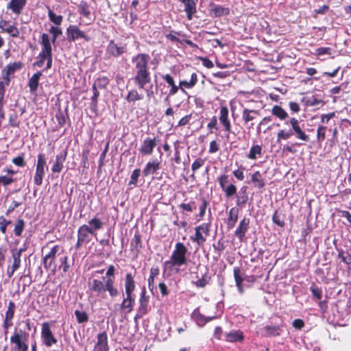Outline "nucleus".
Instances as JSON below:
<instances>
[{
	"mask_svg": "<svg viewBox=\"0 0 351 351\" xmlns=\"http://www.w3.org/2000/svg\"><path fill=\"white\" fill-rule=\"evenodd\" d=\"M149 299L150 297L147 294L145 287H143L138 299V306L136 310V314L134 317L135 322H137L138 319L143 317L151 311L152 307L149 305Z\"/></svg>",
	"mask_w": 351,
	"mask_h": 351,
	"instance_id": "20e7f679",
	"label": "nucleus"
},
{
	"mask_svg": "<svg viewBox=\"0 0 351 351\" xmlns=\"http://www.w3.org/2000/svg\"><path fill=\"white\" fill-rule=\"evenodd\" d=\"M10 79L3 76V81L0 82V98H3L5 94V88L10 84Z\"/></svg>",
	"mask_w": 351,
	"mask_h": 351,
	"instance_id": "864d4df0",
	"label": "nucleus"
},
{
	"mask_svg": "<svg viewBox=\"0 0 351 351\" xmlns=\"http://www.w3.org/2000/svg\"><path fill=\"white\" fill-rule=\"evenodd\" d=\"M14 182L12 177L1 176H0V183L4 186L11 184Z\"/></svg>",
	"mask_w": 351,
	"mask_h": 351,
	"instance_id": "338daca9",
	"label": "nucleus"
},
{
	"mask_svg": "<svg viewBox=\"0 0 351 351\" xmlns=\"http://www.w3.org/2000/svg\"><path fill=\"white\" fill-rule=\"evenodd\" d=\"M250 224V219L244 217L239 223V226L237 228L234 234L236 237L239 239L240 240H242L245 236V234L248 230Z\"/></svg>",
	"mask_w": 351,
	"mask_h": 351,
	"instance_id": "412c9836",
	"label": "nucleus"
},
{
	"mask_svg": "<svg viewBox=\"0 0 351 351\" xmlns=\"http://www.w3.org/2000/svg\"><path fill=\"white\" fill-rule=\"evenodd\" d=\"M49 32L52 34L51 42L53 43H55L57 38L62 34V29L60 27L55 26H51L49 28Z\"/></svg>",
	"mask_w": 351,
	"mask_h": 351,
	"instance_id": "09e8293b",
	"label": "nucleus"
},
{
	"mask_svg": "<svg viewBox=\"0 0 351 351\" xmlns=\"http://www.w3.org/2000/svg\"><path fill=\"white\" fill-rule=\"evenodd\" d=\"M199 219H198V221L201 220L203 219V217H204L205 215V213H206V210L209 204L208 202L204 198V197H200L199 199Z\"/></svg>",
	"mask_w": 351,
	"mask_h": 351,
	"instance_id": "a19ab883",
	"label": "nucleus"
},
{
	"mask_svg": "<svg viewBox=\"0 0 351 351\" xmlns=\"http://www.w3.org/2000/svg\"><path fill=\"white\" fill-rule=\"evenodd\" d=\"M326 130V127H325V126L319 125L317 128V139L318 142L321 143V142H322L325 139V137H326V134H325Z\"/></svg>",
	"mask_w": 351,
	"mask_h": 351,
	"instance_id": "13d9d810",
	"label": "nucleus"
},
{
	"mask_svg": "<svg viewBox=\"0 0 351 351\" xmlns=\"http://www.w3.org/2000/svg\"><path fill=\"white\" fill-rule=\"evenodd\" d=\"M75 315L77 319V322L79 324H83L87 322L88 321V315L84 311H80L79 310L75 311Z\"/></svg>",
	"mask_w": 351,
	"mask_h": 351,
	"instance_id": "37998d69",
	"label": "nucleus"
},
{
	"mask_svg": "<svg viewBox=\"0 0 351 351\" xmlns=\"http://www.w3.org/2000/svg\"><path fill=\"white\" fill-rule=\"evenodd\" d=\"M40 72H37L34 74L33 76L29 80V86L31 92H35L37 90L38 86V81L41 76Z\"/></svg>",
	"mask_w": 351,
	"mask_h": 351,
	"instance_id": "4c0bfd02",
	"label": "nucleus"
},
{
	"mask_svg": "<svg viewBox=\"0 0 351 351\" xmlns=\"http://www.w3.org/2000/svg\"><path fill=\"white\" fill-rule=\"evenodd\" d=\"M12 161L15 165L21 167H23L26 165L23 156H18L14 158Z\"/></svg>",
	"mask_w": 351,
	"mask_h": 351,
	"instance_id": "69168bd1",
	"label": "nucleus"
},
{
	"mask_svg": "<svg viewBox=\"0 0 351 351\" xmlns=\"http://www.w3.org/2000/svg\"><path fill=\"white\" fill-rule=\"evenodd\" d=\"M80 13L86 17L90 15V10L88 6L85 1H81L79 5Z\"/></svg>",
	"mask_w": 351,
	"mask_h": 351,
	"instance_id": "bf43d9fd",
	"label": "nucleus"
},
{
	"mask_svg": "<svg viewBox=\"0 0 351 351\" xmlns=\"http://www.w3.org/2000/svg\"><path fill=\"white\" fill-rule=\"evenodd\" d=\"M21 67L22 64L20 62L9 64L3 70V76L10 78V76L13 75L15 71L20 69Z\"/></svg>",
	"mask_w": 351,
	"mask_h": 351,
	"instance_id": "bb28decb",
	"label": "nucleus"
},
{
	"mask_svg": "<svg viewBox=\"0 0 351 351\" xmlns=\"http://www.w3.org/2000/svg\"><path fill=\"white\" fill-rule=\"evenodd\" d=\"M45 169H47L45 155L39 154L38 155V161L36 164V173L34 177V182L37 186H40L45 174Z\"/></svg>",
	"mask_w": 351,
	"mask_h": 351,
	"instance_id": "423d86ee",
	"label": "nucleus"
},
{
	"mask_svg": "<svg viewBox=\"0 0 351 351\" xmlns=\"http://www.w3.org/2000/svg\"><path fill=\"white\" fill-rule=\"evenodd\" d=\"M293 134V132L291 130L285 131L281 130L277 134V142L279 143L281 140H287Z\"/></svg>",
	"mask_w": 351,
	"mask_h": 351,
	"instance_id": "de8ad7c7",
	"label": "nucleus"
},
{
	"mask_svg": "<svg viewBox=\"0 0 351 351\" xmlns=\"http://www.w3.org/2000/svg\"><path fill=\"white\" fill-rule=\"evenodd\" d=\"M0 29L12 37L17 38L19 36L20 32L19 29L14 25H10L8 21L1 20L0 21Z\"/></svg>",
	"mask_w": 351,
	"mask_h": 351,
	"instance_id": "f3484780",
	"label": "nucleus"
},
{
	"mask_svg": "<svg viewBox=\"0 0 351 351\" xmlns=\"http://www.w3.org/2000/svg\"><path fill=\"white\" fill-rule=\"evenodd\" d=\"M90 235H93V232L90 231L88 225H82L78 228L77 238L80 241L88 243L91 240Z\"/></svg>",
	"mask_w": 351,
	"mask_h": 351,
	"instance_id": "6ab92c4d",
	"label": "nucleus"
},
{
	"mask_svg": "<svg viewBox=\"0 0 351 351\" xmlns=\"http://www.w3.org/2000/svg\"><path fill=\"white\" fill-rule=\"evenodd\" d=\"M29 337V333L22 329H16L13 335L10 337V342L14 344L13 351H20L27 346L26 343Z\"/></svg>",
	"mask_w": 351,
	"mask_h": 351,
	"instance_id": "39448f33",
	"label": "nucleus"
},
{
	"mask_svg": "<svg viewBox=\"0 0 351 351\" xmlns=\"http://www.w3.org/2000/svg\"><path fill=\"white\" fill-rule=\"evenodd\" d=\"M40 44L42 46V49L39 53V57L52 53V47L51 45L49 36L47 34L43 33L41 35Z\"/></svg>",
	"mask_w": 351,
	"mask_h": 351,
	"instance_id": "a211bd4d",
	"label": "nucleus"
},
{
	"mask_svg": "<svg viewBox=\"0 0 351 351\" xmlns=\"http://www.w3.org/2000/svg\"><path fill=\"white\" fill-rule=\"evenodd\" d=\"M67 111H58L56 114V119L60 126H62L66 123V118L67 117Z\"/></svg>",
	"mask_w": 351,
	"mask_h": 351,
	"instance_id": "603ef678",
	"label": "nucleus"
},
{
	"mask_svg": "<svg viewBox=\"0 0 351 351\" xmlns=\"http://www.w3.org/2000/svg\"><path fill=\"white\" fill-rule=\"evenodd\" d=\"M66 155L67 152L66 150H64L56 155V161L51 167V171L53 173H58L62 170L64 167L63 164L66 160Z\"/></svg>",
	"mask_w": 351,
	"mask_h": 351,
	"instance_id": "dca6fc26",
	"label": "nucleus"
},
{
	"mask_svg": "<svg viewBox=\"0 0 351 351\" xmlns=\"http://www.w3.org/2000/svg\"><path fill=\"white\" fill-rule=\"evenodd\" d=\"M246 191H247L246 186H243L240 189V191H239L240 196L237 197V206L242 207L247 203V202L248 200V196H247Z\"/></svg>",
	"mask_w": 351,
	"mask_h": 351,
	"instance_id": "c9c22d12",
	"label": "nucleus"
},
{
	"mask_svg": "<svg viewBox=\"0 0 351 351\" xmlns=\"http://www.w3.org/2000/svg\"><path fill=\"white\" fill-rule=\"evenodd\" d=\"M160 169V161L157 158L149 160L143 170L145 177L155 173Z\"/></svg>",
	"mask_w": 351,
	"mask_h": 351,
	"instance_id": "aec40b11",
	"label": "nucleus"
},
{
	"mask_svg": "<svg viewBox=\"0 0 351 351\" xmlns=\"http://www.w3.org/2000/svg\"><path fill=\"white\" fill-rule=\"evenodd\" d=\"M11 223L10 220H8L3 216L0 217V231L3 234H5L7 228Z\"/></svg>",
	"mask_w": 351,
	"mask_h": 351,
	"instance_id": "4d7b16f0",
	"label": "nucleus"
},
{
	"mask_svg": "<svg viewBox=\"0 0 351 351\" xmlns=\"http://www.w3.org/2000/svg\"><path fill=\"white\" fill-rule=\"evenodd\" d=\"M41 339L43 344L47 347H51L57 343L56 338L53 336L48 322L42 324Z\"/></svg>",
	"mask_w": 351,
	"mask_h": 351,
	"instance_id": "0eeeda50",
	"label": "nucleus"
},
{
	"mask_svg": "<svg viewBox=\"0 0 351 351\" xmlns=\"http://www.w3.org/2000/svg\"><path fill=\"white\" fill-rule=\"evenodd\" d=\"M25 250L21 248L19 250H14L12 251V258L13 259V263L11 266L14 269H18L21 267V256Z\"/></svg>",
	"mask_w": 351,
	"mask_h": 351,
	"instance_id": "cd10ccee",
	"label": "nucleus"
},
{
	"mask_svg": "<svg viewBox=\"0 0 351 351\" xmlns=\"http://www.w3.org/2000/svg\"><path fill=\"white\" fill-rule=\"evenodd\" d=\"M218 182L221 189H224L226 184L229 182L228 176L223 174L218 178Z\"/></svg>",
	"mask_w": 351,
	"mask_h": 351,
	"instance_id": "774afa93",
	"label": "nucleus"
},
{
	"mask_svg": "<svg viewBox=\"0 0 351 351\" xmlns=\"http://www.w3.org/2000/svg\"><path fill=\"white\" fill-rule=\"evenodd\" d=\"M310 291L314 298L317 300L322 298V290L316 285H313L310 287Z\"/></svg>",
	"mask_w": 351,
	"mask_h": 351,
	"instance_id": "5fc2aeb1",
	"label": "nucleus"
},
{
	"mask_svg": "<svg viewBox=\"0 0 351 351\" xmlns=\"http://www.w3.org/2000/svg\"><path fill=\"white\" fill-rule=\"evenodd\" d=\"M141 170L140 169H134L130 177V180L129 182V185H134L136 186L138 182V178L140 176Z\"/></svg>",
	"mask_w": 351,
	"mask_h": 351,
	"instance_id": "6e6d98bb",
	"label": "nucleus"
},
{
	"mask_svg": "<svg viewBox=\"0 0 351 351\" xmlns=\"http://www.w3.org/2000/svg\"><path fill=\"white\" fill-rule=\"evenodd\" d=\"M187 252L188 250L184 243L181 242L176 243L170 259L166 261L163 264V273L167 272L169 276L173 273H178L180 267L187 263Z\"/></svg>",
	"mask_w": 351,
	"mask_h": 351,
	"instance_id": "7ed1b4c3",
	"label": "nucleus"
},
{
	"mask_svg": "<svg viewBox=\"0 0 351 351\" xmlns=\"http://www.w3.org/2000/svg\"><path fill=\"white\" fill-rule=\"evenodd\" d=\"M89 229L93 232V235H96V231L101 229L103 226V222L100 219L94 217L88 221Z\"/></svg>",
	"mask_w": 351,
	"mask_h": 351,
	"instance_id": "2f4dec72",
	"label": "nucleus"
},
{
	"mask_svg": "<svg viewBox=\"0 0 351 351\" xmlns=\"http://www.w3.org/2000/svg\"><path fill=\"white\" fill-rule=\"evenodd\" d=\"M157 145L156 138H145L139 148L140 154L143 156H149L153 153L154 147Z\"/></svg>",
	"mask_w": 351,
	"mask_h": 351,
	"instance_id": "9d476101",
	"label": "nucleus"
},
{
	"mask_svg": "<svg viewBox=\"0 0 351 351\" xmlns=\"http://www.w3.org/2000/svg\"><path fill=\"white\" fill-rule=\"evenodd\" d=\"M109 82L110 80L107 77H98L94 82L92 86V90L93 92V95L92 97L93 101H97V99L99 95V92L98 91V89H106L109 84Z\"/></svg>",
	"mask_w": 351,
	"mask_h": 351,
	"instance_id": "9b49d317",
	"label": "nucleus"
},
{
	"mask_svg": "<svg viewBox=\"0 0 351 351\" xmlns=\"http://www.w3.org/2000/svg\"><path fill=\"white\" fill-rule=\"evenodd\" d=\"M289 122L296 137L303 141L308 142L309 141V136L302 130L298 119L291 118Z\"/></svg>",
	"mask_w": 351,
	"mask_h": 351,
	"instance_id": "2eb2a0df",
	"label": "nucleus"
},
{
	"mask_svg": "<svg viewBox=\"0 0 351 351\" xmlns=\"http://www.w3.org/2000/svg\"><path fill=\"white\" fill-rule=\"evenodd\" d=\"M251 180L253 183H254V186L256 188L262 189L265 186V182L262 175L258 171L252 174Z\"/></svg>",
	"mask_w": 351,
	"mask_h": 351,
	"instance_id": "72a5a7b5",
	"label": "nucleus"
},
{
	"mask_svg": "<svg viewBox=\"0 0 351 351\" xmlns=\"http://www.w3.org/2000/svg\"><path fill=\"white\" fill-rule=\"evenodd\" d=\"M115 267L113 265H109L105 276L101 280L93 279L88 282L89 290L101 299H106L107 293L111 298L118 296L119 291L115 285Z\"/></svg>",
	"mask_w": 351,
	"mask_h": 351,
	"instance_id": "f257e3e1",
	"label": "nucleus"
},
{
	"mask_svg": "<svg viewBox=\"0 0 351 351\" xmlns=\"http://www.w3.org/2000/svg\"><path fill=\"white\" fill-rule=\"evenodd\" d=\"M135 304V296L134 294H125L123 293V300L119 305V310L125 315L130 313Z\"/></svg>",
	"mask_w": 351,
	"mask_h": 351,
	"instance_id": "6e6552de",
	"label": "nucleus"
},
{
	"mask_svg": "<svg viewBox=\"0 0 351 351\" xmlns=\"http://www.w3.org/2000/svg\"><path fill=\"white\" fill-rule=\"evenodd\" d=\"M234 278L236 282V286L240 293L243 292L242 282L243 278L241 276V269L239 267H234Z\"/></svg>",
	"mask_w": 351,
	"mask_h": 351,
	"instance_id": "58836bf2",
	"label": "nucleus"
},
{
	"mask_svg": "<svg viewBox=\"0 0 351 351\" xmlns=\"http://www.w3.org/2000/svg\"><path fill=\"white\" fill-rule=\"evenodd\" d=\"M9 120L10 124L13 127H17L20 123V120L18 118V115L15 112L10 115Z\"/></svg>",
	"mask_w": 351,
	"mask_h": 351,
	"instance_id": "e2e57ef3",
	"label": "nucleus"
},
{
	"mask_svg": "<svg viewBox=\"0 0 351 351\" xmlns=\"http://www.w3.org/2000/svg\"><path fill=\"white\" fill-rule=\"evenodd\" d=\"M265 335L267 337H278L283 332L282 326L280 325H267L264 327Z\"/></svg>",
	"mask_w": 351,
	"mask_h": 351,
	"instance_id": "4be33fe9",
	"label": "nucleus"
},
{
	"mask_svg": "<svg viewBox=\"0 0 351 351\" xmlns=\"http://www.w3.org/2000/svg\"><path fill=\"white\" fill-rule=\"evenodd\" d=\"M238 214H239V210L235 208H232L228 213V226L229 228H232L238 219Z\"/></svg>",
	"mask_w": 351,
	"mask_h": 351,
	"instance_id": "c85d7f7f",
	"label": "nucleus"
},
{
	"mask_svg": "<svg viewBox=\"0 0 351 351\" xmlns=\"http://www.w3.org/2000/svg\"><path fill=\"white\" fill-rule=\"evenodd\" d=\"M243 332L241 330H231L226 333V341L229 342H241L243 340Z\"/></svg>",
	"mask_w": 351,
	"mask_h": 351,
	"instance_id": "393cba45",
	"label": "nucleus"
},
{
	"mask_svg": "<svg viewBox=\"0 0 351 351\" xmlns=\"http://www.w3.org/2000/svg\"><path fill=\"white\" fill-rule=\"evenodd\" d=\"M210 280V277L205 272L200 278H198L196 281H193L192 283L197 287L204 288L209 283Z\"/></svg>",
	"mask_w": 351,
	"mask_h": 351,
	"instance_id": "e433bc0d",
	"label": "nucleus"
},
{
	"mask_svg": "<svg viewBox=\"0 0 351 351\" xmlns=\"http://www.w3.org/2000/svg\"><path fill=\"white\" fill-rule=\"evenodd\" d=\"M48 16L49 18V20L56 25H60L62 22V16L61 15H56L50 9L48 12Z\"/></svg>",
	"mask_w": 351,
	"mask_h": 351,
	"instance_id": "a18cd8bd",
	"label": "nucleus"
},
{
	"mask_svg": "<svg viewBox=\"0 0 351 351\" xmlns=\"http://www.w3.org/2000/svg\"><path fill=\"white\" fill-rule=\"evenodd\" d=\"M67 40L69 42H73L78 38H82L85 41H89L90 37L85 32L80 30L76 25H70L66 29Z\"/></svg>",
	"mask_w": 351,
	"mask_h": 351,
	"instance_id": "1a4fd4ad",
	"label": "nucleus"
},
{
	"mask_svg": "<svg viewBox=\"0 0 351 351\" xmlns=\"http://www.w3.org/2000/svg\"><path fill=\"white\" fill-rule=\"evenodd\" d=\"M204 162H205V160L201 158H199L197 159H196L192 164L191 165V169L193 171H195L196 170H197L198 169H199L200 167H202L204 165Z\"/></svg>",
	"mask_w": 351,
	"mask_h": 351,
	"instance_id": "680f3d73",
	"label": "nucleus"
},
{
	"mask_svg": "<svg viewBox=\"0 0 351 351\" xmlns=\"http://www.w3.org/2000/svg\"><path fill=\"white\" fill-rule=\"evenodd\" d=\"M150 57L148 54L138 53L132 59L135 73L134 82L139 88L145 90L149 95L148 85L151 83V76L148 64Z\"/></svg>",
	"mask_w": 351,
	"mask_h": 351,
	"instance_id": "f03ea898",
	"label": "nucleus"
},
{
	"mask_svg": "<svg viewBox=\"0 0 351 351\" xmlns=\"http://www.w3.org/2000/svg\"><path fill=\"white\" fill-rule=\"evenodd\" d=\"M197 82V77L195 73H193L191 75L190 80H182L180 82V88L184 90V88H193Z\"/></svg>",
	"mask_w": 351,
	"mask_h": 351,
	"instance_id": "7c9ffc66",
	"label": "nucleus"
},
{
	"mask_svg": "<svg viewBox=\"0 0 351 351\" xmlns=\"http://www.w3.org/2000/svg\"><path fill=\"white\" fill-rule=\"evenodd\" d=\"M184 3V11L189 20L192 19V15L196 12V3L193 0H188Z\"/></svg>",
	"mask_w": 351,
	"mask_h": 351,
	"instance_id": "c756f323",
	"label": "nucleus"
},
{
	"mask_svg": "<svg viewBox=\"0 0 351 351\" xmlns=\"http://www.w3.org/2000/svg\"><path fill=\"white\" fill-rule=\"evenodd\" d=\"M210 13L213 16L217 17L228 15L230 13V10L221 5H214L210 10Z\"/></svg>",
	"mask_w": 351,
	"mask_h": 351,
	"instance_id": "473e14b6",
	"label": "nucleus"
},
{
	"mask_svg": "<svg viewBox=\"0 0 351 351\" xmlns=\"http://www.w3.org/2000/svg\"><path fill=\"white\" fill-rule=\"evenodd\" d=\"M25 228V221L22 219H19L16 221L14 228V233L16 237H21L22 235V233L24 230Z\"/></svg>",
	"mask_w": 351,
	"mask_h": 351,
	"instance_id": "ea45409f",
	"label": "nucleus"
},
{
	"mask_svg": "<svg viewBox=\"0 0 351 351\" xmlns=\"http://www.w3.org/2000/svg\"><path fill=\"white\" fill-rule=\"evenodd\" d=\"M26 4L27 0H10L6 8L14 14L19 16L22 13Z\"/></svg>",
	"mask_w": 351,
	"mask_h": 351,
	"instance_id": "f8f14e48",
	"label": "nucleus"
},
{
	"mask_svg": "<svg viewBox=\"0 0 351 351\" xmlns=\"http://www.w3.org/2000/svg\"><path fill=\"white\" fill-rule=\"evenodd\" d=\"M222 190L224 191L227 197H230L237 193V187L232 184L226 186Z\"/></svg>",
	"mask_w": 351,
	"mask_h": 351,
	"instance_id": "8fccbe9b",
	"label": "nucleus"
},
{
	"mask_svg": "<svg viewBox=\"0 0 351 351\" xmlns=\"http://www.w3.org/2000/svg\"><path fill=\"white\" fill-rule=\"evenodd\" d=\"M262 147L258 145H253L250 150L249 154L247 156L248 158L254 160L256 159L257 155H261Z\"/></svg>",
	"mask_w": 351,
	"mask_h": 351,
	"instance_id": "79ce46f5",
	"label": "nucleus"
},
{
	"mask_svg": "<svg viewBox=\"0 0 351 351\" xmlns=\"http://www.w3.org/2000/svg\"><path fill=\"white\" fill-rule=\"evenodd\" d=\"M125 294H134L136 285L134 276L131 273H127L125 276L124 281Z\"/></svg>",
	"mask_w": 351,
	"mask_h": 351,
	"instance_id": "5701e85b",
	"label": "nucleus"
},
{
	"mask_svg": "<svg viewBox=\"0 0 351 351\" xmlns=\"http://www.w3.org/2000/svg\"><path fill=\"white\" fill-rule=\"evenodd\" d=\"M15 304L12 301H10L8 304V309L5 312L6 319H12L14 315Z\"/></svg>",
	"mask_w": 351,
	"mask_h": 351,
	"instance_id": "3c124183",
	"label": "nucleus"
},
{
	"mask_svg": "<svg viewBox=\"0 0 351 351\" xmlns=\"http://www.w3.org/2000/svg\"><path fill=\"white\" fill-rule=\"evenodd\" d=\"M141 248L142 242L141 236L138 233H136L130 241V250L137 256Z\"/></svg>",
	"mask_w": 351,
	"mask_h": 351,
	"instance_id": "a878e982",
	"label": "nucleus"
},
{
	"mask_svg": "<svg viewBox=\"0 0 351 351\" xmlns=\"http://www.w3.org/2000/svg\"><path fill=\"white\" fill-rule=\"evenodd\" d=\"M338 258L341 259L342 262H343L346 265L351 264V256L347 252H344L343 250H340L338 251Z\"/></svg>",
	"mask_w": 351,
	"mask_h": 351,
	"instance_id": "c03bdc74",
	"label": "nucleus"
},
{
	"mask_svg": "<svg viewBox=\"0 0 351 351\" xmlns=\"http://www.w3.org/2000/svg\"><path fill=\"white\" fill-rule=\"evenodd\" d=\"M210 227V223H204L198 226L195 227V229L202 234L204 233L206 235L209 234V230Z\"/></svg>",
	"mask_w": 351,
	"mask_h": 351,
	"instance_id": "052dcab7",
	"label": "nucleus"
},
{
	"mask_svg": "<svg viewBox=\"0 0 351 351\" xmlns=\"http://www.w3.org/2000/svg\"><path fill=\"white\" fill-rule=\"evenodd\" d=\"M107 53L114 57H118L125 51V47H119L113 40H111L107 47Z\"/></svg>",
	"mask_w": 351,
	"mask_h": 351,
	"instance_id": "b1692460",
	"label": "nucleus"
},
{
	"mask_svg": "<svg viewBox=\"0 0 351 351\" xmlns=\"http://www.w3.org/2000/svg\"><path fill=\"white\" fill-rule=\"evenodd\" d=\"M195 235L193 237H191V239L196 242L198 245H202L206 241V239L205 237L203 236L202 233L201 232H199L195 228Z\"/></svg>",
	"mask_w": 351,
	"mask_h": 351,
	"instance_id": "49530a36",
	"label": "nucleus"
},
{
	"mask_svg": "<svg viewBox=\"0 0 351 351\" xmlns=\"http://www.w3.org/2000/svg\"><path fill=\"white\" fill-rule=\"evenodd\" d=\"M59 250L58 245H54L50 250V252L45 255L47 259H51L54 261L57 252Z\"/></svg>",
	"mask_w": 351,
	"mask_h": 351,
	"instance_id": "0e129e2a",
	"label": "nucleus"
},
{
	"mask_svg": "<svg viewBox=\"0 0 351 351\" xmlns=\"http://www.w3.org/2000/svg\"><path fill=\"white\" fill-rule=\"evenodd\" d=\"M191 318L195 322V323L200 327L204 326L206 323L215 319V316L206 317L200 313L199 308H195L192 314Z\"/></svg>",
	"mask_w": 351,
	"mask_h": 351,
	"instance_id": "ddd939ff",
	"label": "nucleus"
},
{
	"mask_svg": "<svg viewBox=\"0 0 351 351\" xmlns=\"http://www.w3.org/2000/svg\"><path fill=\"white\" fill-rule=\"evenodd\" d=\"M228 111H221V116L219 117V122L225 128V131L230 132L231 130L230 122L228 119Z\"/></svg>",
	"mask_w": 351,
	"mask_h": 351,
	"instance_id": "f704fd0d",
	"label": "nucleus"
},
{
	"mask_svg": "<svg viewBox=\"0 0 351 351\" xmlns=\"http://www.w3.org/2000/svg\"><path fill=\"white\" fill-rule=\"evenodd\" d=\"M97 341L95 346V351H109L108 344V335L106 332H100L97 335Z\"/></svg>",
	"mask_w": 351,
	"mask_h": 351,
	"instance_id": "4468645a",
	"label": "nucleus"
}]
</instances>
